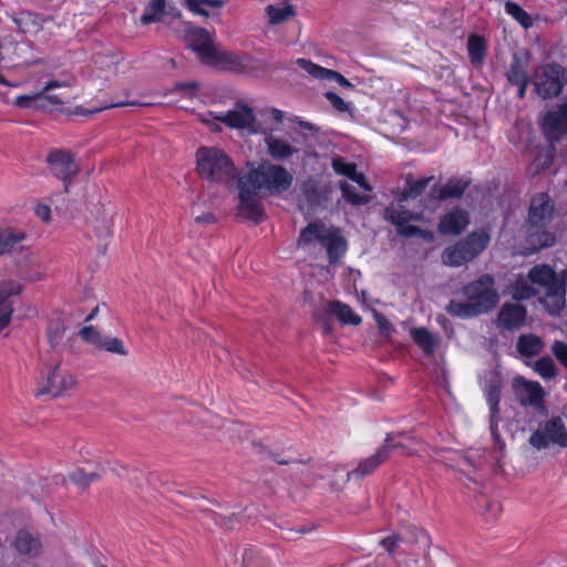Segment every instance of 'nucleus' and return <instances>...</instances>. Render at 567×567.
<instances>
[{
  "instance_id": "obj_38",
  "label": "nucleus",
  "mask_w": 567,
  "mask_h": 567,
  "mask_svg": "<svg viewBox=\"0 0 567 567\" xmlns=\"http://www.w3.org/2000/svg\"><path fill=\"white\" fill-rule=\"evenodd\" d=\"M446 311L452 316L462 318H470L481 315L475 305L472 303L471 301H451L446 307Z\"/></svg>"
},
{
  "instance_id": "obj_22",
  "label": "nucleus",
  "mask_w": 567,
  "mask_h": 567,
  "mask_svg": "<svg viewBox=\"0 0 567 567\" xmlns=\"http://www.w3.org/2000/svg\"><path fill=\"white\" fill-rule=\"evenodd\" d=\"M526 319V310L518 303H505L498 313V327L505 330L518 329Z\"/></svg>"
},
{
  "instance_id": "obj_16",
  "label": "nucleus",
  "mask_w": 567,
  "mask_h": 567,
  "mask_svg": "<svg viewBox=\"0 0 567 567\" xmlns=\"http://www.w3.org/2000/svg\"><path fill=\"white\" fill-rule=\"evenodd\" d=\"M513 388L517 400L524 406H533L537 411L544 412L545 391L536 381H528L523 377H516L513 381Z\"/></svg>"
},
{
  "instance_id": "obj_9",
  "label": "nucleus",
  "mask_w": 567,
  "mask_h": 567,
  "mask_svg": "<svg viewBox=\"0 0 567 567\" xmlns=\"http://www.w3.org/2000/svg\"><path fill=\"white\" fill-rule=\"evenodd\" d=\"M200 120L206 124L219 122L228 127L243 130L248 133H257L258 131L254 110L243 103L236 104L227 112H207L200 116Z\"/></svg>"
},
{
  "instance_id": "obj_30",
  "label": "nucleus",
  "mask_w": 567,
  "mask_h": 567,
  "mask_svg": "<svg viewBox=\"0 0 567 567\" xmlns=\"http://www.w3.org/2000/svg\"><path fill=\"white\" fill-rule=\"evenodd\" d=\"M432 178L433 177H423L416 181H408L406 188L404 189L402 197L396 203H392L390 206H395L399 210H406L403 203L408 202L409 199H414L421 195Z\"/></svg>"
},
{
  "instance_id": "obj_53",
  "label": "nucleus",
  "mask_w": 567,
  "mask_h": 567,
  "mask_svg": "<svg viewBox=\"0 0 567 567\" xmlns=\"http://www.w3.org/2000/svg\"><path fill=\"white\" fill-rule=\"evenodd\" d=\"M374 318L381 331H386L390 329L391 323L383 315L375 312Z\"/></svg>"
},
{
  "instance_id": "obj_25",
  "label": "nucleus",
  "mask_w": 567,
  "mask_h": 567,
  "mask_svg": "<svg viewBox=\"0 0 567 567\" xmlns=\"http://www.w3.org/2000/svg\"><path fill=\"white\" fill-rule=\"evenodd\" d=\"M267 21L271 25L280 24L296 16L295 7L288 1H279L266 7Z\"/></svg>"
},
{
  "instance_id": "obj_33",
  "label": "nucleus",
  "mask_w": 567,
  "mask_h": 567,
  "mask_svg": "<svg viewBox=\"0 0 567 567\" xmlns=\"http://www.w3.org/2000/svg\"><path fill=\"white\" fill-rule=\"evenodd\" d=\"M543 348L544 341L535 334H523L517 341V350L524 357H535Z\"/></svg>"
},
{
  "instance_id": "obj_3",
  "label": "nucleus",
  "mask_w": 567,
  "mask_h": 567,
  "mask_svg": "<svg viewBox=\"0 0 567 567\" xmlns=\"http://www.w3.org/2000/svg\"><path fill=\"white\" fill-rule=\"evenodd\" d=\"M196 171L198 175L213 183H227L236 176L230 157L215 146H202L196 151Z\"/></svg>"
},
{
  "instance_id": "obj_17",
  "label": "nucleus",
  "mask_w": 567,
  "mask_h": 567,
  "mask_svg": "<svg viewBox=\"0 0 567 567\" xmlns=\"http://www.w3.org/2000/svg\"><path fill=\"white\" fill-rule=\"evenodd\" d=\"M47 164L53 176L64 183L71 181L79 171L73 155L64 150H54L47 157Z\"/></svg>"
},
{
  "instance_id": "obj_2",
  "label": "nucleus",
  "mask_w": 567,
  "mask_h": 567,
  "mask_svg": "<svg viewBox=\"0 0 567 567\" xmlns=\"http://www.w3.org/2000/svg\"><path fill=\"white\" fill-rule=\"evenodd\" d=\"M402 449L408 454H417L421 457H425L422 444L416 442V437L409 433L389 434L385 444L381 446L377 453L364 461H362L353 472H349L343 467L338 468L336 472L340 477L339 481H334L332 484L336 487H340L350 480L351 475L364 476L370 474L375 467L384 462L389 456L390 449Z\"/></svg>"
},
{
  "instance_id": "obj_42",
  "label": "nucleus",
  "mask_w": 567,
  "mask_h": 567,
  "mask_svg": "<svg viewBox=\"0 0 567 567\" xmlns=\"http://www.w3.org/2000/svg\"><path fill=\"white\" fill-rule=\"evenodd\" d=\"M75 83V78L68 72L62 73L60 79H53L47 82L44 87L42 89V92H44V95H52L50 92L55 89H66L72 87ZM62 97L61 94H58Z\"/></svg>"
},
{
  "instance_id": "obj_56",
  "label": "nucleus",
  "mask_w": 567,
  "mask_h": 567,
  "mask_svg": "<svg viewBox=\"0 0 567 567\" xmlns=\"http://www.w3.org/2000/svg\"><path fill=\"white\" fill-rule=\"evenodd\" d=\"M196 221L197 223H207V224H210V223H214L215 221V216L210 213L208 214H203L200 216H197L196 217Z\"/></svg>"
},
{
  "instance_id": "obj_45",
  "label": "nucleus",
  "mask_w": 567,
  "mask_h": 567,
  "mask_svg": "<svg viewBox=\"0 0 567 567\" xmlns=\"http://www.w3.org/2000/svg\"><path fill=\"white\" fill-rule=\"evenodd\" d=\"M101 349H104L105 351L118 355H127V350L123 343V341L115 337H105L102 339V342L100 344Z\"/></svg>"
},
{
  "instance_id": "obj_23",
  "label": "nucleus",
  "mask_w": 567,
  "mask_h": 567,
  "mask_svg": "<svg viewBox=\"0 0 567 567\" xmlns=\"http://www.w3.org/2000/svg\"><path fill=\"white\" fill-rule=\"evenodd\" d=\"M265 143L267 146L268 154L274 159H287L298 154L299 152L298 148L290 144L287 140L275 136L272 134L266 135Z\"/></svg>"
},
{
  "instance_id": "obj_26",
  "label": "nucleus",
  "mask_w": 567,
  "mask_h": 567,
  "mask_svg": "<svg viewBox=\"0 0 567 567\" xmlns=\"http://www.w3.org/2000/svg\"><path fill=\"white\" fill-rule=\"evenodd\" d=\"M410 337L425 355H432L440 342V337L426 328H411Z\"/></svg>"
},
{
  "instance_id": "obj_31",
  "label": "nucleus",
  "mask_w": 567,
  "mask_h": 567,
  "mask_svg": "<svg viewBox=\"0 0 567 567\" xmlns=\"http://www.w3.org/2000/svg\"><path fill=\"white\" fill-rule=\"evenodd\" d=\"M165 13L173 14V9L167 11V3L165 0H150L141 16V22L143 24L158 22Z\"/></svg>"
},
{
  "instance_id": "obj_57",
  "label": "nucleus",
  "mask_w": 567,
  "mask_h": 567,
  "mask_svg": "<svg viewBox=\"0 0 567 567\" xmlns=\"http://www.w3.org/2000/svg\"><path fill=\"white\" fill-rule=\"evenodd\" d=\"M270 114H271V117L277 121V122H281L282 118H284V112L278 110V109H271L270 110Z\"/></svg>"
},
{
  "instance_id": "obj_50",
  "label": "nucleus",
  "mask_w": 567,
  "mask_h": 567,
  "mask_svg": "<svg viewBox=\"0 0 567 567\" xmlns=\"http://www.w3.org/2000/svg\"><path fill=\"white\" fill-rule=\"evenodd\" d=\"M34 213L44 223L51 220V208L47 204L38 203L34 207Z\"/></svg>"
},
{
  "instance_id": "obj_60",
  "label": "nucleus",
  "mask_w": 567,
  "mask_h": 567,
  "mask_svg": "<svg viewBox=\"0 0 567 567\" xmlns=\"http://www.w3.org/2000/svg\"><path fill=\"white\" fill-rule=\"evenodd\" d=\"M437 321H439V323H441V324L443 326V328L445 329V321H446V319H445L444 317H442V316H441V317H439V318H437Z\"/></svg>"
},
{
  "instance_id": "obj_24",
  "label": "nucleus",
  "mask_w": 567,
  "mask_h": 567,
  "mask_svg": "<svg viewBox=\"0 0 567 567\" xmlns=\"http://www.w3.org/2000/svg\"><path fill=\"white\" fill-rule=\"evenodd\" d=\"M566 284L565 281L545 291L540 302L550 315H558L565 307Z\"/></svg>"
},
{
  "instance_id": "obj_12",
  "label": "nucleus",
  "mask_w": 567,
  "mask_h": 567,
  "mask_svg": "<svg viewBox=\"0 0 567 567\" xmlns=\"http://www.w3.org/2000/svg\"><path fill=\"white\" fill-rule=\"evenodd\" d=\"M529 444L537 449H547L550 445L567 447V429L560 417H551L538 424L529 437Z\"/></svg>"
},
{
  "instance_id": "obj_58",
  "label": "nucleus",
  "mask_w": 567,
  "mask_h": 567,
  "mask_svg": "<svg viewBox=\"0 0 567 567\" xmlns=\"http://www.w3.org/2000/svg\"><path fill=\"white\" fill-rule=\"evenodd\" d=\"M30 16L29 14H21L20 17H18L17 19H14V22L17 23L18 28L23 31V32H27V30L22 27V21L25 20V19H29Z\"/></svg>"
},
{
  "instance_id": "obj_46",
  "label": "nucleus",
  "mask_w": 567,
  "mask_h": 567,
  "mask_svg": "<svg viewBox=\"0 0 567 567\" xmlns=\"http://www.w3.org/2000/svg\"><path fill=\"white\" fill-rule=\"evenodd\" d=\"M80 336L82 337L83 340H85L86 342H90L96 347H100L102 339H103L101 333L92 326L83 327L80 330Z\"/></svg>"
},
{
  "instance_id": "obj_49",
  "label": "nucleus",
  "mask_w": 567,
  "mask_h": 567,
  "mask_svg": "<svg viewBox=\"0 0 567 567\" xmlns=\"http://www.w3.org/2000/svg\"><path fill=\"white\" fill-rule=\"evenodd\" d=\"M326 97L336 110L340 112H347L349 110V104L346 103L338 94L327 92Z\"/></svg>"
},
{
  "instance_id": "obj_47",
  "label": "nucleus",
  "mask_w": 567,
  "mask_h": 567,
  "mask_svg": "<svg viewBox=\"0 0 567 567\" xmlns=\"http://www.w3.org/2000/svg\"><path fill=\"white\" fill-rule=\"evenodd\" d=\"M551 352L558 362L567 369V343L556 340L551 346Z\"/></svg>"
},
{
  "instance_id": "obj_27",
  "label": "nucleus",
  "mask_w": 567,
  "mask_h": 567,
  "mask_svg": "<svg viewBox=\"0 0 567 567\" xmlns=\"http://www.w3.org/2000/svg\"><path fill=\"white\" fill-rule=\"evenodd\" d=\"M44 101L52 105L63 104V97L59 95H44V92L35 94L19 95L16 97L14 105L22 109H41L44 107Z\"/></svg>"
},
{
  "instance_id": "obj_5",
  "label": "nucleus",
  "mask_w": 567,
  "mask_h": 567,
  "mask_svg": "<svg viewBox=\"0 0 567 567\" xmlns=\"http://www.w3.org/2000/svg\"><path fill=\"white\" fill-rule=\"evenodd\" d=\"M312 243H319L326 249L331 264L339 261L347 249L341 230L321 221L310 223L300 234L299 245Z\"/></svg>"
},
{
  "instance_id": "obj_59",
  "label": "nucleus",
  "mask_w": 567,
  "mask_h": 567,
  "mask_svg": "<svg viewBox=\"0 0 567 567\" xmlns=\"http://www.w3.org/2000/svg\"><path fill=\"white\" fill-rule=\"evenodd\" d=\"M527 84H528V81H524L523 83L515 84L518 86V96L519 97H523L525 95Z\"/></svg>"
},
{
  "instance_id": "obj_40",
  "label": "nucleus",
  "mask_w": 567,
  "mask_h": 567,
  "mask_svg": "<svg viewBox=\"0 0 567 567\" xmlns=\"http://www.w3.org/2000/svg\"><path fill=\"white\" fill-rule=\"evenodd\" d=\"M467 50L473 63H481L485 53V42L483 38L472 34L467 40Z\"/></svg>"
},
{
  "instance_id": "obj_28",
  "label": "nucleus",
  "mask_w": 567,
  "mask_h": 567,
  "mask_svg": "<svg viewBox=\"0 0 567 567\" xmlns=\"http://www.w3.org/2000/svg\"><path fill=\"white\" fill-rule=\"evenodd\" d=\"M327 311L338 318L343 324L358 326L361 317L357 315L352 308L341 301H331L327 305Z\"/></svg>"
},
{
  "instance_id": "obj_4",
  "label": "nucleus",
  "mask_w": 567,
  "mask_h": 567,
  "mask_svg": "<svg viewBox=\"0 0 567 567\" xmlns=\"http://www.w3.org/2000/svg\"><path fill=\"white\" fill-rule=\"evenodd\" d=\"M553 215V204L546 194L535 196L529 207V244L530 251L534 252L538 249L549 247L555 243L553 234L544 230L547 223Z\"/></svg>"
},
{
  "instance_id": "obj_54",
  "label": "nucleus",
  "mask_w": 567,
  "mask_h": 567,
  "mask_svg": "<svg viewBox=\"0 0 567 567\" xmlns=\"http://www.w3.org/2000/svg\"><path fill=\"white\" fill-rule=\"evenodd\" d=\"M197 87L198 84L196 82H185L176 85V90L185 92H194L197 90Z\"/></svg>"
},
{
  "instance_id": "obj_62",
  "label": "nucleus",
  "mask_w": 567,
  "mask_h": 567,
  "mask_svg": "<svg viewBox=\"0 0 567 567\" xmlns=\"http://www.w3.org/2000/svg\"><path fill=\"white\" fill-rule=\"evenodd\" d=\"M96 311V309L94 310ZM95 312L91 313L89 317H87V320L92 319L94 317Z\"/></svg>"
},
{
  "instance_id": "obj_19",
  "label": "nucleus",
  "mask_w": 567,
  "mask_h": 567,
  "mask_svg": "<svg viewBox=\"0 0 567 567\" xmlns=\"http://www.w3.org/2000/svg\"><path fill=\"white\" fill-rule=\"evenodd\" d=\"M543 131L548 140H557L560 134L567 133V103L557 110L549 111L542 123Z\"/></svg>"
},
{
  "instance_id": "obj_1",
  "label": "nucleus",
  "mask_w": 567,
  "mask_h": 567,
  "mask_svg": "<svg viewBox=\"0 0 567 567\" xmlns=\"http://www.w3.org/2000/svg\"><path fill=\"white\" fill-rule=\"evenodd\" d=\"M292 174L281 165L265 161L238 177L239 214L258 221L262 215L261 197L281 194L292 184Z\"/></svg>"
},
{
  "instance_id": "obj_44",
  "label": "nucleus",
  "mask_w": 567,
  "mask_h": 567,
  "mask_svg": "<svg viewBox=\"0 0 567 567\" xmlns=\"http://www.w3.org/2000/svg\"><path fill=\"white\" fill-rule=\"evenodd\" d=\"M535 370L545 380H550L556 375L555 363L549 357L538 359L535 363Z\"/></svg>"
},
{
  "instance_id": "obj_43",
  "label": "nucleus",
  "mask_w": 567,
  "mask_h": 567,
  "mask_svg": "<svg viewBox=\"0 0 567 567\" xmlns=\"http://www.w3.org/2000/svg\"><path fill=\"white\" fill-rule=\"evenodd\" d=\"M507 79L512 84L523 83L528 81V76L525 69V63L519 60L517 55L514 56V62L507 74Z\"/></svg>"
},
{
  "instance_id": "obj_18",
  "label": "nucleus",
  "mask_w": 567,
  "mask_h": 567,
  "mask_svg": "<svg viewBox=\"0 0 567 567\" xmlns=\"http://www.w3.org/2000/svg\"><path fill=\"white\" fill-rule=\"evenodd\" d=\"M21 292V286L16 281L0 282V330L7 328L12 319L13 305L10 298Z\"/></svg>"
},
{
  "instance_id": "obj_32",
  "label": "nucleus",
  "mask_w": 567,
  "mask_h": 567,
  "mask_svg": "<svg viewBox=\"0 0 567 567\" xmlns=\"http://www.w3.org/2000/svg\"><path fill=\"white\" fill-rule=\"evenodd\" d=\"M14 547L21 555L35 556L41 548L40 540L25 530L18 533Z\"/></svg>"
},
{
  "instance_id": "obj_52",
  "label": "nucleus",
  "mask_w": 567,
  "mask_h": 567,
  "mask_svg": "<svg viewBox=\"0 0 567 567\" xmlns=\"http://www.w3.org/2000/svg\"><path fill=\"white\" fill-rule=\"evenodd\" d=\"M63 329H60L59 327L55 329L50 328L48 330V338L51 344H55L60 341L62 338Z\"/></svg>"
},
{
  "instance_id": "obj_13",
  "label": "nucleus",
  "mask_w": 567,
  "mask_h": 567,
  "mask_svg": "<svg viewBox=\"0 0 567 567\" xmlns=\"http://www.w3.org/2000/svg\"><path fill=\"white\" fill-rule=\"evenodd\" d=\"M567 82L566 70L557 63H549L537 69L535 86L539 96L549 99L558 95Z\"/></svg>"
},
{
  "instance_id": "obj_48",
  "label": "nucleus",
  "mask_w": 567,
  "mask_h": 567,
  "mask_svg": "<svg viewBox=\"0 0 567 567\" xmlns=\"http://www.w3.org/2000/svg\"><path fill=\"white\" fill-rule=\"evenodd\" d=\"M97 478V474L92 473H85L83 470H78L71 474V480L79 485L86 486L91 482L95 481Z\"/></svg>"
},
{
  "instance_id": "obj_55",
  "label": "nucleus",
  "mask_w": 567,
  "mask_h": 567,
  "mask_svg": "<svg viewBox=\"0 0 567 567\" xmlns=\"http://www.w3.org/2000/svg\"><path fill=\"white\" fill-rule=\"evenodd\" d=\"M292 121L295 123H297L301 130H306V131H309V132H316L317 131V127L312 123H310V122L301 121L298 117H295Z\"/></svg>"
},
{
  "instance_id": "obj_37",
  "label": "nucleus",
  "mask_w": 567,
  "mask_h": 567,
  "mask_svg": "<svg viewBox=\"0 0 567 567\" xmlns=\"http://www.w3.org/2000/svg\"><path fill=\"white\" fill-rule=\"evenodd\" d=\"M302 195L310 206H318L326 199L324 190L313 179H309L302 185Z\"/></svg>"
},
{
  "instance_id": "obj_34",
  "label": "nucleus",
  "mask_w": 567,
  "mask_h": 567,
  "mask_svg": "<svg viewBox=\"0 0 567 567\" xmlns=\"http://www.w3.org/2000/svg\"><path fill=\"white\" fill-rule=\"evenodd\" d=\"M25 238L22 230L13 228H0V256L10 252Z\"/></svg>"
},
{
  "instance_id": "obj_61",
  "label": "nucleus",
  "mask_w": 567,
  "mask_h": 567,
  "mask_svg": "<svg viewBox=\"0 0 567 567\" xmlns=\"http://www.w3.org/2000/svg\"><path fill=\"white\" fill-rule=\"evenodd\" d=\"M128 103H115V104H111L109 105L107 107H117V106H124V105H127Z\"/></svg>"
},
{
  "instance_id": "obj_11",
  "label": "nucleus",
  "mask_w": 567,
  "mask_h": 567,
  "mask_svg": "<svg viewBox=\"0 0 567 567\" xmlns=\"http://www.w3.org/2000/svg\"><path fill=\"white\" fill-rule=\"evenodd\" d=\"M463 292L481 313L492 310L498 302L494 279L489 275H483L477 280L466 285Z\"/></svg>"
},
{
  "instance_id": "obj_10",
  "label": "nucleus",
  "mask_w": 567,
  "mask_h": 567,
  "mask_svg": "<svg viewBox=\"0 0 567 567\" xmlns=\"http://www.w3.org/2000/svg\"><path fill=\"white\" fill-rule=\"evenodd\" d=\"M332 167L334 172L339 175H343L349 177L352 182L357 183L358 186L364 190V193H357L355 187L350 185L347 182L340 183V188L342 190L343 197L353 205H361L369 202V196L367 192H370L371 188L368 185L365 177L363 174L357 171V166L353 163H348L341 157L333 158Z\"/></svg>"
},
{
  "instance_id": "obj_8",
  "label": "nucleus",
  "mask_w": 567,
  "mask_h": 567,
  "mask_svg": "<svg viewBox=\"0 0 567 567\" xmlns=\"http://www.w3.org/2000/svg\"><path fill=\"white\" fill-rule=\"evenodd\" d=\"M188 39L189 47L196 52L200 61L207 65L224 66L235 59L227 51H217L210 33L203 28L192 29Z\"/></svg>"
},
{
  "instance_id": "obj_36",
  "label": "nucleus",
  "mask_w": 567,
  "mask_h": 567,
  "mask_svg": "<svg viewBox=\"0 0 567 567\" xmlns=\"http://www.w3.org/2000/svg\"><path fill=\"white\" fill-rule=\"evenodd\" d=\"M243 565L244 567H267L269 565V558L261 548L251 546L244 551Z\"/></svg>"
},
{
  "instance_id": "obj_29",
  "label": "nucleus",
  "mask_w": 567,
  "mask_h": 567,
  "mask_svg": "<svg viewBox=\"0 0 567 567\" xmlns=\"http://www.w3.org/2000/svg\"><path fill=\"white\" fill-rule=\"evenodd\" d=\"M486 402L489 408V429L492 436L495 441H498L499 434H498V422H499V391L497 388L492 386L486 392Z\"/></svg>"
},
{
  "instance_id": "obj_6",
  "label": "nucleus",
  "mask_w": 567,
  "mask_h": 567,
  "mask_svg": "<svg viewBox=\"0 0 567 567\" xmlns=\"http://www.w3.org/2000/svg\"><path fill=\"white\" fill-rule=\"evenodd\" d=\"M491 241L486 230L471 233L465 239L446 247L442 252V262L450 267H461L481 255Z\"/></svg>"
},
{
  "instance_id": "obj_21",
  "label": "nucleus",
  "mask_w": 567,
  "mask_h": 567,
  "mask_svg": "<svg viewBox=\"0 0 567 567\" xmlns=\"http://www.w3.org/2000/svg\"><path fill=\"white\" fill-rule=\"evenodd\" d=\"M470 224V217L466 210L455 208L446 213L439 224V231L442 235H458Z\"/></svg>"
},
{
  "instance_id": "obj_15",
  "label": "nucleus",
  "mask_w": 567,
  "mask_h": 567,
  "mask_svg": "<svg viewBox=\"0 0 567 567\" xmlns=\"http://www.w3.org/2000/svg\"><path fill=\"white\" fill-rule=\"evenodd\" d=\"M385 218L396 227L398 233L402 236L411 237L417 235L427 241L434 239L433 233L420 229L410 224L411 221L421 219V214L419 213L399 210L395 206H389L385 209Z\"/></svg>"
},
{
  "instance_id": "obj_39",
  "label": "nucleus",
  "mask_w": 567,
  "mask_h": 567,
  "mask_svg": "<svg viewBox=\"0 0 567 567\" xmlns=\"http://www.w3.org/2000/svg\"><path fill=\"white\" fill-rule=\"evenodd\" d=\"M466 188V183L462 179H450L444 186L437 192L440 199L446 198H458L463 195Z\"/></svg>"
},
{
  "instance_id": "obj_20",
  "label": "nucleus",
  "mask_w": 567,
  "mask_h": 567,
  "mask_svg": "<svg viewBox=\"0 0 567 567\" xmlns=\"http://www.w3.org/2000/svg\"><path fill=\"white\" fill-rule=\"evenodd\" d=\"M296 64L313 79L336 81L343 87H352V84L342 74L320 66L310 60L300 58L296 61Z\"/></svg>"
},
{
  "instance_id": "obj_51",
  "label": "nucleus",
  "mask_w": 567,
  "mask_h": 567,
  "mask_svg": "<svg viewBox=\"0 0 567 567\" xmlns=\"http://www.w3.org/2000/svg\"><path fill=\"white\" fill-rule=\"evenodd\" d=\"M401 538L396 535L389 536L381 540L382 547L389 553H393L394 549L399 546Z\"/></svg>"
},
{
  "instance_id": "obj_14",
  "label": "nucleus",
  "mask_w": 567,
  "mask_h": 567,
  "mask_svg": "<svg viewBox=\"0 0 567 567\" xmlns=\"http://www.w3.org/2000/svg\"><path fill=\"white\" fill-rule=\"evenodd\" d=\"M39 384L40 395L49 394L56 398L74 389L76 380L72 373L63 369L61 365H55L42 373Z\"/></svg>"
},
{
  "instance_id": "obj_7",
  "label": "nucleus",
  "mask_w": 567,
  "mask_h": 567,
  "mask_svg": "<svg viewBox=\"0 0 567 567\" xmlns=\"http://www.w3.org/2000/svg\"><path fill=\"white\" fill-rule=\"evenodd\" d=\"M565 281L558 278L555 270L547 265L533 267L527 277H518L513 285L512 295L514 299H528L542 290L546 291L551 287Z\"/></svg>"
},
{
  "instance_id": "obj_41",
  "label": "nucleus",
  "mask_w": 567,
  "mask_h": 567,
  "mask_svg": "<svg viewBox=\"0 0 567 567\" xmlns=\"http://www.w3.org/2000/svg\"><path fill=\"white\" fill-rule=\"evenodd\" d=\"M505 11L525 29H528L533 25L532 17L525 10H523L517 3L507 1L505 3Z\"/></svg>"
},
{
  "instance_id": "obj_35",
  "label": "nucleus",
  "mask_w": 567,
  "mask_h": 567,
  "mask_svg": "<svg viewBox=\"0 0 567 567\" xmlns=\"http://www.w3.org/2000/svg\"><path fill=\"white\" fill-rule=\"evenodd\" d=\"M225 0H185L186 8L196 16L209 17L208 9L220 8Z\"/></svg>"
}]
</instances>
